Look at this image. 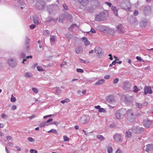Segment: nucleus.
<instances>
[{"label": "nucleus", "instance_id": "f03ea898", "mask_svg": "<svg viewBox=\"0 0 153 153\" xmlns=\"http://www.w3.org/2000/svg\"><path fill=\"white\" fill-rule=\"evenodd\" d=\"M120 7L123 9L125 10H130L131 9V4L127 0L123 1L121 2L120 4Z\"/></svg>", "mask_w": 153, "mask_h": 153}, {"label": "nucleus", "instance_id": "2f4dec72", "mask_svg": "<svg viewBox=\"0 0 153 153\" xmlns=\"http://www.w3.org/2000/svg\"><path fill=\"white\" fill-rule=\"evenodd\" d=\"M17 1L21 5H24L25 4V3L23 1V0H17Z\"/></svg>", "mask_w": 153, "mask_h": 153}, {"label": "nucleus", "instance_id": "4d7b16f0", "mask_svg": "<svg viewBox=\"0 0 153 153\" xmlns=\"http://www.w3.org/2000/svg\"><path fill=\"white\" fill-rule=\"evenodd\" d=\"M33 22L36 24H37L38 23V21L34 18H33Z\"/></svg>", "mask_w": 153, "mask_h": 153}, {"label": "nucleus", "instance_id": "e2e57ef3", "mask_svg": "<svg viewBox=\"0 0 153 153\" xmlns=\"http://www.w3.org/2000/svg\"><path fill=\"white\" fill-rule=\"evenodd\" d=\"M1 117L2 118H4L5 117H7V116L4 114V113H2L1 114Z\"/></svg>", "mask_w": 153, "mask_h": 153}, {"label": "nucleus", "instance_id": "f3484780", "mask_svg": "<svg viewBox=\"0 0 153 153\" xmlns=\"http://www.w3.org/2000/svg\"><path fill=\"white\" fill-rule=\"evenodd\" d=\"M105 80L104 79L99 80L97 81L95 83L96 85H100L102 84L105 82Z\"/></svg>", "mask_w": 153, "mask_h": 153}, {"label": "nucleus", "instance_id": "c03bdc74", "mask_svg": "<svg viewBox=\"0 0 153 153\" xmlns=\"http://www.w3.org/2000/svg\"><path fill=\"white\" fill-rule=\"evenodd\" d=\"M30 153H37V151L36 150H34L33 149H31L30 150Z\"/></svg>", "mask_w": 153, "mask_h": 153}, {"label": "nucleus", "instance_id": "4c0bfd02", "mask_svg": "<svg viewBox=\"0 0 153 153\" xmlns=\"http://www.w3.org/2000/svg\"><path fill=\"white\" fill-rule=\"evenodd\" d=\"M63 137L64 141L65 142L68 141L69 140V138L66 136H64Z\"/></svg>", "mask_w": 153, "mask_h": 153}, {"label": "nucleus", "instance_id": "13d9d810", "mask_svg": "<svg viewBox=\"0 0 153 153\" xmlns=\"http://www.w3.org/2000/svg\"><path fill=\"white\" fill-rule=\"evenodd\" d=\"M63 7L65 10H67L68 8V6L66 4H64L63 5Z\"/></svg>", "mask_w": 153, "mask_h": 153}, {"label": "nucleus", "instance_id": "f257e3e1", "mask_svg": "<svg viewBox=\"0 0 153 153\" xmlns=\"http://www.w3.org/2000/svg\"><path fill=\"white\" fill-rule=\"evenodd\" d=\"M108 17L107 12H103L100 13L99 14L96 15L95 20L99 22L103 21L105 20Z\"/></svg>", "mask_w": 153, "mask_h": 153}, {"label": "nucleus", "instance_id": "3c124183", "mask_svg": "<svg viewBox=\"0 0 153 153\" xmlns=\"http://www.w3.org/2000/svg\"><path fill=\"white\" fill-rule=\"evenodd\" d=\"M28 140L30 142H33L34 141V140L32 137H29L28 138Z\"/></svg>", "mask_w": 153, "mask_h": 153}, {"label": "nucleus", "instance_id": "1a4fd4ad", "mask_svg": "<svg viewBox=\"0 0 153 153\" xmlns=\"http://www.w3.org/2000/svg\"><path fill=\"white\" fill-rule=\"evenodd\" d=\"M144 150L147 152L153 150V145L149 144L144 147Z\"/></svg>", "mask_w": 153, "mask_h": 153}, {"label": "nucleus", "instance_id": "680f3d73", "mask_svg": "<svg viewBox=\"0 0 153 153\" xmlns=\"http://www.w3.org/2000/svg\"><path fill=\"white\" fill-rule=\"evenodd\" d=\"M67 64V62H63L61 64V67H62L63 65H66Z\"/></svg>", "mask_w": 153, "mask_h": 153}, {"label": "nucleus", "instance_id": "a878e982", "mask_svg": "<svg viewBox=\"0 0 153 153\" xmlns=\"http://www.w3.org/2000/svg\"><path fill=\"white\" fill-rule=\"evenodd\" d=\"M25 76L26 77L29 78L32 77V75L30 73H25Z\"/></svg>", "mask_w": 153, "mask_h": 153}, {"label": "nucleus", "instance_id": "5fc2aeb1", "mask_svg": "<svg viewBox=\"0 0 153 153\" xmlns=\"http://www.w3.org/2000/svg\"><path fill=\"white\" fill-rule=\"evenodd\" d=\"M35 117L36 115H35L33 114L31 116H30L28 117V118H29V119H31L32 118H35Z\"/></svg>", "mask_w": 153, "mask_h": 153}, {"label": "nucleus", "instance_id": "473e14b6", "mask_svg": "<svg viewBox=\"0 0 153 153\" xmlns=\"http://www.w3.org/2000/svg\"><path fill=\"white\" fill-rule=\"evenodd\" d=\"M48 133H53L56 134H57V131L56 130L54 129H51L49 131H48Z\"/></svg>", "mask_w": 153, "mask_h": 153}, {"label": "nucleus", "instance_id": "79ce46f5", "mask_svg": "<svg viewBox=\"0 0 153 153\" xmlns=\"http://www.w3.org/2000/svg\"><path fill=\"white\" fill-rule=\"evenodd\" d=\"M37 69L39 71H43V69L40 66H38L37 67Z\"/></svg>", "mask_w": 153, "mask_h": 153}, {"label": "nucleus", "instance_id": "72a5a7b5", "mask_svg": "<svg viewBox=\"0 0 153 153\" xmlns=\"http://www.w3.org/2000/svg\"><path fill=\"white\" fill-rule=\"evenodd\" d=\"M133 91L135 93H137V92H138V88H137V86H134V87H133Z\"/></svg>", "mask_w": 153, "mask_h": 153}, {"label": "nucleus", "instance_id": "b1692460", "mask_svg": "<svg viewBox=\"0 0 153 153\" xmlns=\"http://www.w3.org/2000/svg\"><path fill=\"white\" fill-rule=\"evenodd\" d=\"M97 137L100 140H105V137L101 135H98L97 136Z\"/></svg>", "mask_w": 153, "mask_h": 153}, {"label": "nucleus", "instance_id": "69168bd1", "mask_svg": "<svg viewBox=\"0 0 153 153\" xmlns=\"http://www.w3.org/2000/svg\"><path fill=\"white\" fill-rule=\"evenodd\" d=\"M12 110H15L16 109V107L15 105H13L11 108Z\"/></svg>", "mask_w": 153, "mask_h": 153}, {"label": "nucleus", "instance_id": "58836bf2", "mask_svg": "<svg viewBox=\"0 0 153 153\" xmlns=\"http://www.w3.org/2000/svg\"><path fill=\"white\" fill-rule=\"evenodd\" d=\"M76 26V24H72L70 27H69V28H68L69 30L71 31H72L73 30V27Z\"/></svg>", "mask_w": 153, "mask_h": 153}, {"label": "nucleus", "instance_id": "4be33fe9", "mask_svg": "<svg viewBox=\"0 0 153 153\" xmlns=\"http://www.w3.org/2000/svg\"><path fill=\"white\" fill-rule=\"evenodd\" d=\"M82 49L81 47H79L76 49V52L78 54L82 53Z\"/></svg>", "mask_w": 153, "mask_h": 153}, {"label": "nucleus", "instance_id": "a211bd4d", "mask_svg": "<svg viewBox=\"0 0 153 153\" xmlns=\"http://www.w3.org/2000/svg\"><path fill=\"white\" fill-rule=\"evenodd\" d=\"M111 9L113 11L114 14L116 16L118 15L117 10L116 8L114 6H112L111 7Z\"/></svg>", "mask_w": 153, "mask_h": 153}, {"label": "nucleus", "instance_id": "9d476101", "mask_svg": "<svg viewBox=\"0 0 153 153\" xmlns=\"http://www.w3.org/2000/svg\"><path fill=\"white\" fill-rule=\"evenodd\" d=\"M114 139L117 142H119L122 141V138L120 135L118 134H116L114 137Z\"/></svg>", "mask_w": 153, "mask_h": 153}, {"label": "nucleus", "instance_id": "774afa93", "mask_svg": "<svg viewBox=\"0 0 153 153\" xmlns=\"http://www.w3.org/2000/svg\"><path fill=\"white\" fill-rule=\"evenodd\" d=\"M86 10H88L90 12H91L93 11V9H92L90 8L89 7L86 8Z\"/></svg>", "mask_w": 153, "mask_h": 153}, {"label": "nucleus", "instance_id": "7c9ffc66", "mask_svg": "<svg viewBox=\"0 0 153 153\" xmlns=\"http://www.w3.org/2000/svg\"><path fill=\"white\" fill-rule=\"evenodd\" d=\"M31 58L32 59V56H26V58L23 59V61L22 62V63L24 64V62L26 61V59L28 58Z\"/></svg>", "mask_w": 153, "mask_h": 153}, {"label": "nucleus", "instance_id": "dca6fc26", "mask_svg": "<svg viewBox=\"0 0 153 153\" xmlns=\"http://www.w3.org/2000/svg\"><path fill=\"white\" fill-rule=\"evenodd\" d=\"M115 116L117 118L120 119L121 118L123 115L121 114L118 111H117L115 113Z\"/></svg>", "mask_w": 153, "mask_h": 153}, {"label": "nucleus", "instance_id": "49530a36", "mask_svg": "<svg viewBox=\"0 0 153 153\" xmlns=\"http://www.w3.org/2000/svg\"><path fill=\"white\" fill-rule=\"evenodd\" d=\"M32 90L36 93L37 94L38 92V89L35 88H32Z\"/></svg>", "mask_w": 153, "mask_h": 153}, {"label": "nucleus", "instance_id": "412c9836", "mask_svg": "<svg viewBox=\"0 0 153 153\" xmlns=\"http://www.w3.org/2000/svg\"><path fill=\"white\" fill-rule=\"evenodd\" d=\"M107 30L108 33L109 34L113 36L114 35V32L113 29L111 28H108L107 29Z\"/></svg>", "mask_w": 153, "mask_h": 153}, {"label": "nucleus", "instance_id": "c756f323", "mask_svg": "<svg viewBox=\"0 0 153 153\" xmlns=\"http://www.w3.org/2000/svg\"><path fill=\"white\" fill-rule=\"evenodd\" d=\"M16 101V99L15 97H13V95H12L11 96L10 98V101L12 102H15Z\"/></svg>", "mask_w": 153, "mask_h": 153}, {"label": "nucleus", "instance_id": "0eeeda50", "mask_svg": "<svg viewBox=\"0 0 153 153\" xmlns=\"http://www.w3.org/2000/svg\"><path fill=\"white\" fill-rule=\"evenodd\" d=\"M91 3L93 7H99L100 5V2L99 0H91Z\"/></svg>", "mask_w": 153, "mask_h": 153}, {"label": "nucleus", "instance_id": "4468645a", "mask_svg": "<svg viewBox=\"0 0 153 153\" xmlns=\"http://www.w3.org/2000/svg\"><path fill=\"white\" fill-rule=\"evenodd\" d=\"M78 2L80 4L84 7L86 6L88 4V0H79Z\"/></svg>", "mask_w": 153, "mask_h": 153}, {"label": "nucleus", "instance_id": "e433bc0d", "mask_svg": "<svg viewBox=\"0 0 153 153\" xmlns=\"http://www.w3.org/2000/svg\"><path fill=\"white\" fill-rule=\"evenodd\" d=\"M50 125L49 124H46L45 122L41 123L39 125V126L40 127H42L45 126H48Z\"/></svg>", "mask_w": 153, "mask_h": 153}, {"label": "nucleus", "instance_id": "0e129e2a", "mask_svg": "<svg viewBox=\"0 0 153 153\" xmlns=\"http://www.w3.org/2000/svg\"><path fill=\"white\" fill-rule=\"evenodd\" d=\"M116 153H122V151L119 148H118L116 152Z\"/></svg>", "mask_w": 153, "mask_h": 153}, {"label": "nucleus", "instance_id": "6e6552de", "mask_svg": "<svg viewBox=\"0 0 153 153\" xmlns=\"http://www.w3.org/2000/svg\"><path fill=\"white\" fill-rule=\"evenodd\" d=\"M144 13L146 15H148L151 14V7L148 5L145 7L144 8Z\"/></svg>", "mask_w": 153, "mask_h": 153}, {"label": "nucleus", "instance_id": "603ef678", "mask_svg": "<svg viewBox=\"0 0 153 153\" xmlns=\"http://www.w3.org/2000/svg\"><path fill=\"white\" fill-rule=\"evenodd\" d=\"M138 14V12L137 10H135L134 12L133 13V14L135 16H136Z\"/></svg>", "mask_w": 153, "mask_h": 153}, {"label": "nucleus", "instance_id": "c9c22d12", "mask_svg": "<svg viewBox=\"0 0 153 153\" xmlns=\"http://www.w3.org/2000/svg\"><path fill=\"white\" fill-rule=\"evenodd\" d=\"M107 151L108 153H111L113 151L112 148L111 147H108L107 148Z\"/></svg>", "mask_w": 153, "mask_h": 153}, {"label": "nucleus", "instance_id": "bf43d9fd", "mask_svg": "<svg viewBox=\"0 0 153 153\" xmlns=\"http://www.w3.org/2000/svg\"><path fill=\"white\" fill-rule=\"evenodd\" d=\"M110 77V75H106L104 76V79H109Z\"/></svg>", "mask_w": 153, "mask_h": 153}, {"label": "nucleus", "instance_id": "864d4df0", "mask_svg": "<svg viewBox=\"0 0 153 153\" xmlns=\"http://www.w3.org/2000/svg\"><path fill=\"white\" fill-rule=\"evenodd\" d=\"M119 81V79L118 78H116L114 79L113 81V83L114 84L117 83Z\"/></svg>", "mask_w": 153, "mask_h": 153}, {"label": "nucleus", "instance_id": "aec40b11", "mask_svg": "<svg viewBox=\"0 0 153 153\" xmlns=\"http://www.w3.org/2000/svg\"><path fill=\"white\" fill-rule=\"evenodd\" d=\"M131 132L129 131H126L125 133V136L127 138H128L131 137Z\"/></svg>", "mask_w": 153, "mask_h": 153}, {"label": "nucleus", "instance_id": "de8ad7c7", "mask_svg": "<svg viewBox=\"0 0 153 153\" xmlns=\"http://www.w3.org/2000/svg\"><path fill=\"white\" fill-rule=\"evenodd\" d=\"M136 59H137V60L139 61H142L143 62H144V61L143 60H142L141 58L139 56H137L136 57Z\"/></svg>", "mask_w": 153, "mask_h": 153}, {"label": "nucleus", "instance_id": "f704fd0d", "mask_svg": "<svg viewBox=\"0 0 153 153\" xmlns=\"http://www.w3.org/2000/svg\"><path fill=\"white\" fill-rule=\"evenodd\" d=\"M65 37L66 38H71L73 37V36L71 34L68 33L65 35Z\"/></svg>", "mask_w": 153, "mask_h": 153}, {"label": "nucleus", "instance_id": "393cba45", "mask_svg": "<svg viewBox=\"0 0 153 153\" xmlns=\"http://www.w3.org/2000/svg\"><path fill=\"white\" fill-rule=\"evenodd\" d=\"M50 33V31L48 30H45L44 31H43V35L44 36H48L49 35Z\"/></svg>", "mask_w": 153, "mask_h": 153}, {"label": "nucleus", "instance_id": "37998d69", "mask_svg": "<svg viewBox=\"0 0 153 153\" xmlns=\"http://www.w3.org/2000/svg\"><path fill=\"white\" fill-rule=\"evenodd\" d=\"M53 119H50L48 120L47 121H46L45 122L46 124H49L51 122L53 121Z\"/></svg>", "mask_w": 153, "mask_h": 153}, {"label": "nucleus", "instance_id": "a19ab883", "mask_svg": "<svg viewBox=\"0 0 153 153\" xmlns=\"http://www.w3.org/2000/svg\"><path fill=\"white\" fill-rule=\"evenodd\" d=\"M67 17L70 21H72V16L71 15L68 14L67 15Z\"/></svg>", "mask_w": 153, "mask_h": 153}, {"label": "nucleus", "instance_id": "ddd939ff", "mask_svg": "<svg viewBox=\"0 0 153 153\" xmlns=\"http://www.w3.org/2000/svg\"><path fill=\"white\" fill-rule=\"evenodd\" d=\"M117 30L119 33H124V30L123 25L121 24H119L116 27Z\"/></svg>", "mask_w": 153, "mask_h": 153}, {"label": "nucleus", "instance_id": "8fccbe9b", "mask_svg": "<svg viewBox=\"0 0 153 153\" xmlns=\"http://www.w3.org/2000/svg\"><path fill=\"white\" fill-rule=\"evenodd\" d=\"M36 27V26L35 25L33 24L30 25V28L32 29H34Z\"/></svg>", "mask_w": 153, "mask_h": 153}, {"label": "nucleus", "instance_id": "ea45409f", "mask_svg": "<svg viewBox=\"0 0 153 153\" xmlns=\"http://www.w3.org/2000/svg\"><path fill=\"white\" fill-rule=\"evenodd\" d=\"M8 64L11 65L12 64L14 63L13 60L12 59H9L8 61Z\"/></svg>", "mask_w": 153, "mask_h": 153}, {"label": "nucleus", "instance_id": "f8f14e48", "mask_svg": "<svg viewBox=\"0 0 153 153\" xmlns=\"http://www.w3.org/2000/svg\"><path fill=\"white\" fill-rule=\"evenodd\" d=\"M143 124L146 128H149L152 124V121L151 120H146L143 121Z\"/></svg>", "mask_w": 153, "mask_h": 153}, {"label": "nucleus", "instance_id": "9b49d317", "mask_svg": "<svg viewBox=\"0 0 153 153\" xmlns=\"http://www.w3.org/2000/svg\"><path fill=\"white\" fill-rule=\"evenodd\" d=\"M144 91L145 95L146 94L148 93L150 94L152 93V91L150 86L145 87L144 89Z\"/></svg>", "mask_w": 153, "mask_h": 153}, {"label": "nucleus", "instance_id": "423d86ee", "mask_svg": "<svg viewBox=\"0 0 153 153\" xmlns=\"http://www.w3.org/2000/svg\"><path fill=\"white\" fill-rule=\"evenodd\" d=\"M90 120V118L86 116H83L80 119L81 123L83 124H86L88 123Z\"/></svg>", "mask_w": 153, "mask_h": 153}, {"label": "nucleus", "instance_id": "c85d7f7f", "mask_svg": "<svg viewBox=\"0 0 153 153\" xmlns=\"http://www.w3.org/2000/svg\"><path fill=\"white\" fill-rule=\"evenodd\" d=\"M135 105L138 108H142L143 106V104L140 103H136Z\"/></svg>", "mask_w": 153, "mask_h": 153}, {"label": "nucleus", "instance_id": "2eb2a0df", "mask_svg": "<svg viewBox=\"0 0 153 153\" xmlns=\"http://www.w3.org/2000/svg\"><path fill=\"white\" fill-rule=\"evenodd\" d=\"M106 100L109 102H114V96L112 95L108 96Z\"/></svg>", "mask_w": 153, "mask_h": 153}, {"label": "nucleus", "instance_id": "6ab92c4d", "mask_svg": "<svg viewBox=\"0 0 153 153\" xmlns=\"http://www.w3.org/2000/svg\"><path fill=\"white\" fill-rule=\"evenodd\" d=\"M82 41L84 42V44L85 46H88L90 44V42L88 40V39H82Z\"/></svg>", "mask_w": 153, "mask_h": 153}, {"label": "nucleus", "instance_id": "6e6d98bb", "mask_svg": "<svg viewBox=\"0 0 153 153\" xmlns=\"http://www.w3.org/2000/svg\"><path fill=\"white\" fill-rule=\"evenodd\" d=\"M25 56V54L24 53H22L20 55V57L21 58H24Z\"/></svg>", "mask_w": 153, "mask_h": 153}, {"label": "nucleus", "instance_id": "09e8293b", "mask_svg": "<svg viewBox=\"0 0 153 153\" xmlns=\"http://www.w3.org/2000/svg\"><path fill=\"white\" fill-rule=\"evenodd\" d=\"M99 111L100 112H104L105 111V110L103 108H100L99 110Z\"/></svg>", "mask_w": 153, "mask_h": 153}, {"label": "nucleus", "instance_id": "5701e85b", "mask_svg": "<svg viewBox=\"0 0 153 153\" xmlns=\"http://www.w3.org/2000/svg\"><path fill=\"white\" fill-rule=\"evenodd\" d=\"M98 51H101V48L99 47H96L95 48V49H94L95 52L97 54H99V53Z\"/></svg>", "mask_w": 153, "mask_h": 153}, {"label": "nucleus", "instance_id": "bb28decb", "mask_svg": "<svg viewBox=\"0 0 153 153\" xmlns=\"http://www.w3.org/2000/svg\"><path fill=\"white\" fill-rule=\"evenodd\" d=\"M70 101V100L68 98H66L64 100H62L61 101V102L62 103V104H64L65 103V102H68Z\"/></svg>", "mask_w": 153, "mask_h": 153}, {"label": "nucleus", "instance_id": "39448f33", "mask_svg": "<svg viewBox=\"0 0 153 153\" xmlns=\"http://www.w3.org/2000/svg\"><path fill=\"white\" fill-rule=\"evenodd\" d=\"M128 19L130 23L132 25H137L138 22L136 19L134 17L130 16L128 17Z\"/></svg>", "mask_w": 153, "mask_h": 153}, {"label": "nucleus", "instance_id": "052dcab7", "mask_svg": "<svg viewBox=\"0 0 153 153\" xmlns=\"http://www.w3.org/2000/svg\"><path fill=\"white\" fill-rule=\"evenodd\" d=\"M97 27L98 29H99L100 30H102V28H103L102 26H97Z\"/></svg>", "mask_w": 153, "mask_h": 153}, {"label": "nucleus", "instance_id": "338daca9", "mask_svg": "<svg viewBox=\"0 0 153 153\" xmlns=\"http://www.w3.org/2000/svg\"><path fill=\"white\" fill-rule=\"evenodd\" d=\"M90 31L93 33H95L96 32L95 30L92 28H91Z\"/></svg>", "mask_w": 153, "mask_h": 153}, {"label": "nucleus", "instance_id": "a18cd8bd", "mask_svg": "<svg viewBox=\"0 0 153 153\" xmlns=\"http://www.w3.org/2000/svg\"><path fill=\"white\" fill-rule=\"evenodd\" d=\"M76 71L77 72H80L81 73H82L84 72V71L82 69L80 68H77L76 69Z\"/></svg>", "mask_w": 153, "mask_h": 153}, {"label": "nucleus", "instance_id": "cd10ccee", "mask_svg": "<svg viewBox=\"0 0 153 153\" xmlns=\"http://www.w3.org/2000/svg\"><path fill=\"white\" fill-rule=\"evenodd\" d=\"M146 24L147 22L146 21H142L140 23V25L142 27H144L146 25Z\"/></svg>", "mask_w": 153, "mask_h": 153}, {"label": "nucleus", "instance_id": "7ed1b4c3", "mask_svg": "<svg viewBox=\"0 0 153 153\" xmlns=\"http://www.w3.org/2000/svg\"><path fill=\"white\" fill-rule=\"evenodd\" d=\"M45 4L43 1L39 0L37 2L36 6L39 10H42L45 7Z\"/></svg>", "mask_w": 153, "mask_h": 153}, {"label": "nucleus", "instance_id": "20e7f679", "mask_svg": "<svg viewBox=\"0 0 153 153\" xmlns=\"http://www.w3.org/2000/svg\"><path fill=\"white\" fill-rule=\"evenodd\" d=\"M127 114L128 116V119L129 121L130 122H133L134 121L135 117L132 111L131 110H128L127 112Z\"/></svg>", "mask_w": 153, "mask_h": 153}]
</instances>
